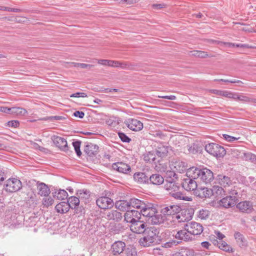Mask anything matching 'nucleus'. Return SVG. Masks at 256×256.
Listing matches in <instances>:
<instances>
[{
	"label": "nucleus",
	"mask_w": 256,
	"mask_h": 256,
	"mask_svg": "<svg viewBox=\"0 0 256 256\" xmlns=\"http://www.w3.org/2000/svg\"><path fill=\"white\" fill-rule=\"evenodd\" d=\"M252 98H250L248 96L242 94H240V96L238 98V100L244 102H252Z\"/></svg>",
	"instance_id": "57"
},
{
	"label": "nucleus",
	"mask_w": 256,
	"mask_h": 256,
	"mask_svg": "<svg viewBox=\"0 0 256 256\" xmlns=\"http://www.w3.org/2000/svg\"><path fill=\"white\" fill-rule=\"evenodd\" d=\"M98 150V146L92 143H88L84 149V152L90 156H95Z\"/></svg>",
	"instance_id": "26"
},
{
	"label": "nucleus",
	"mask_w": 256,
	"mask_h": 256,
	"mask_svg": "<svg viewBox=\"0 0 256 256\" xmlns=\"http://www.w3.org/2000/svg\"><path fill=\"white\" fill-rule=\"evenodd\" d=\"M238 29L239 30H242V31H244V32H256V30H254V28H252V27H250V26L249 25H246V26L244 27H243V28H238Z\"/></svg>",
	"instance_id": "60"
},
{
	"label": "nucleus",
	"mask_w": 256,
	"mask_h": 256,
	"mask_svg": "<svg viewBox=\"0 0 256 256\" xmlns=\"http://www.w3.org/2000/svg\"><path fill=\"white\" fill-rule=\"evenodd\" d=\"M42 202L44 206L48 208L53 204L54 200L51 197L45 196V198H43Z\"/></svg>",
	"instance_id": "49"
},
{
	"label": "nucleus",
	"mask_w": 256,
	"mask_h": 256,
	"mask_svg": "<svg viewBox=\"0 0 256 256\" xmlns=\"http://www.w3.org/2000/svg\"><path fill=\"white\" fill-rule=\"evenodd\" d=\"M185 230L191 235L200 234L203 231L202 224L195 222H192L184 226Z\"/></svg>",
	"instance_id": "5"
},
{
	"label": "nucleus",
	"mask_w": 256,
	"mask_h": 256,
	"mask_svg": "<svg viewBox=\"0 0 256 256\" xmlns=\"http://www.w3.org/2000/svg\"><path fill=\"white\" fill-rule=\"evenodd\" d=\"M154 185H160L164 182V178L160 174H155L151 175L148 178V182Z\"/></svg>",
	"instance_id": "30"
},
{
	"label": "nucleus",
	"mask_w": 256,
	"mask_h": 256,
	"mask_svg": "<svg viewBox=\"0 0 256 256\" xmlns=\"http://www.w3.org/2000/svg\"><path fill=\"white\" fill-rule=\"evenodd\" d=\"M188 150L190 153L195 154L198 151V146L196 144H192L191 145L188 146Z\"/></svg>",
	"instance_id": "58"
},
{
	"label": "nucleus",
	"mask_w": 256,
	"mask_h": 256,
	"mask_svg": "<svg viewBox=\"0 0 256 256\" xmlns=\"http://www.w3.org/2000/svg\"><path fill=\"white\" fill-rule=\"evenodd\" d=\"M146 226L147 225L144 222L138 220L131 223L130 228V230L134 232L142 234L146 231Z\"/></svg>",
	"instance_id": "10"
},
{
	"label": "nucleus",
	"mask_w": 256,
	"mask_h": 256,
	"mask_svg": "<svg viewBox=\"0 0 256 256\" xmlns=\"http://www.w3.org/2000/svg\"><path fill=\"white\" fill-rule=\"evenodd\" d=\"M0 10L8 11V12H22L23 11L22 10L20 9V8H10L8 7L2 6H0Z\"/></svg>",
	"instance_id": "52"
},
{
	"label": "nucleus",
	"mask_w": 256,
	"mask_h": 256,
	"mask_svg": "<svg viewBox=\"0 0 256 256\" xmlns=\"http://www.w3.org/2000/svg\"><path fill=\"white\" fill-rule=\"evenodd\" d=\"M55 208L58 212L62 214L66 213L70 208L68 204L62 202L56 204Z\"/></svg>",
	"instance_id": "33"
},
{
	"label": "nucleus",
	"mask_w": 256,
	"mask_h": 256,
	"mask_svg": "<svg viewBox=\"0 0 256 256\" xmlns=\"http://www.w3.org/2000/svg\"><path fill=\"white\" fill-rule=\"evenodd\" d=\"M54 198L59 200H63L66 198L68 196V192L64 190H59L52 193Z\"/></svg>",
	"instance_id": "38"
},
{
	"label": "nucleus",
	"mask_w": 256,
	"mask_h": 256,
	"mask_svg": "<svg viewBox=\"0 0 256 256\" xmlns=\"http://www.w3.org/2000/svg\"><path fill=\"white\" fill-rule=\"evenodd\" d=\"M148 220L153 224H168L167 218L162 213L161 214H156V213L153 214L150 218H148Z\"/></svg>",
	"instance_id": "13"
},
{
	"label": "nucleus",
	"mask_w": 256,
	"mask_h": 256,
	"mask_svg": "<svg viewBox=\"0 0 256 256\" xmlns=\"http://www.w3.org/2000/svg\"><path fill=\"white\" fill-rule=\"evenodd\" d=\"M134 180L138 184L148 183L149 177L147 176L145 173L137 172L135 173L134 176Z\"/></svg>",
	"instance_id": "32"
},
{
	"label": "nucleus",
	"mask_w": 256,
	"mask_h": 256,
	"mask_svg": "<svg viewBox=\"0 0 256 256\" xmlns=\"http://www.w3.org/2000/svg\"><path fill=\"white\" fill-rule=\"evenodd\" d=\"M168 152V148L162 146L158 148L156 151V154L158 156L162 158L167 156Z\"/></svg>",
	"instance_id": "40"
},
{
	"label": "nucleus",
	"mask_w": 256,
	"mask_h": 256,
	"mask_svg": "<svg viewBox=\"0 0 256 256\" xmlns=\"http://www.w3.org/2000/svg\"><path fill=\"white\" fill-rule=\"evenodd\" d=\"M37 190L40 196H48L50 192L48 186L44 182L37 183Z\"/></svg>",
	"instance_id": "28"
},
{
	"label": "nucleus",
	"mask_w": 256,
	"mask_h": 256,
	"mask_svg": "<svg viewBox=\"0 0 256 256\" xmlns=\"http://www.w3.org/2000/svg\"><path fill=\"white\" fill-rule=\"evenodd\" d=\"M210 214V212L206 209H202L198 211V216L202 220L207 219Z\"/></svg>",
	"instance_id": "46"
},
{
	"label": "nucleus",
	"mask_w": 256,
	"mask_h": 256,
	"mask_svg": "<svg viewBox=\"0 0 256 256\" xmlns=\"http://www.w3.org/2000/svg\"><path fill=\"white\" fill-rule=\"evenodd\" d=\"M179 244H180V242L176 240H172L164 244L163 247L166 248H171L173 246H177Z\"/></svg>",
	"instance_id": "55"
},
{
	"label": "nucleus",
	"mask_w": 256,
	"mask_h": 256,
	"mask_svg": "<svg viewBox=\"0 0 256 256\" xmlns=\"http://www.w3.org/2000/svg\"><path fill=\"white\" fill-rule=\"evenodd\" d=\"M200 178L206 184L210 183L214 180L213 172L206 168L200 169Z\"/></svg>",
	"instance_id": "15"
},
{
	"label": "nucleus",
	"mask_w": 256,
	"mask_h": 256,
	"mask_svg": "<svg viewBox=\"0 0 256 256\" xmlns=\"http://www.w3.org/2000/svg\"><path fill=\"white\" fill-rule=\"evenodd\" d=\"M81 142L80 141H76L72 142V146L74 147L75 152L78 156H80L82 152L80 150Z\"/></svg>",
	"instance_id": "50"
},
{
	"label": "nucleus",
	"mask_w": 256,
	"mask_h": 256,
	"mask_svg": "<svg viewBox=\"0 0 256 256\" xmlns=\"http://www.w3.org/2000/svg\"><path fill=\"white\" fill-rule=\"evenodd\" d=\"M76 196L78 197L80 201L84 202L85 204L90 202V192L86 189L79 190L76 192Z\"/></svg>",
	"instance_id": "19"
},
{
	"label": "nucleus",
	"mask_w": 256,
	"mask_h": 256,
	"mask_svg": "<svg viewBox=\"0 0 256 256\" xmlns=\"http://www.w3.org/2000/svg\"><path fill=\"white\" fill-rule=\"evenodd\" d=\"M190 235V234L188 232L184 227V230H178L174 236L176 239L180 240V242L182 240L186 242L191 240Z\"/></svg>",
	"instance_id": "27"
},
{
	"label": "nucleus",
	"mask_w": 256,
	"mask_h": 256,
	"mask_svg": "<svg viewBox=\"0 0 256 256\" xmlns=\"http://www.w3.org/2000/svg\"><path fill=\"white\" fill-rule=\"evenodd\" d=\"M232 152H234L233 154L234 156L238 158H241L244 160H250L252 162L256 160V156L251 152H238L236 149H234Z\"/></svg>",
	"instance_id": "12"
},
{
	"label": "nucleus",
	"mask_w": 256,
	"mask_h": 256,
	"mask_svg": "<svg viewBox=\"0 0 256 256\" xmlns=\"http://www.w3.org/2000/svg\"><path fill=\"white\" fill-rule=\"evenodd\" d=\"M156 154L154 152H148L146 155L144 156V160L146 162L156 163Z\"/></svg>",
	"instance_id": "47"
},
{
	"label": "nucleus",
	"mask_w": 256,
	"mask_h": 256,
	"mask_svg": "<svg viewBox=\"0 0 256 256\" xmlns=\"http://www.w3.org/2000/svg\"><path fill=\"white\" fill-rule=\"evenodd\" d=\"M195 195L200 198H209L212 196L210 188L201 187L198 188L194 192Z\"/></svg>",
	"instance_id": "22"
},
{
	"label": "nucleus",
	"mask_w": 256,
	"mask_h": 256,
	"mask_svg": "<svg viewBox=\"0 0 256 256\" xmlns=\"http://www.w3.org/2000/svg\"><path fill=\"white\" fill-rule=\"evenodd\" d=\"M216 180L219 184L224 188L229 186L232 184L230 178L223 174H218L216 178Z\"/></svg>",
	"instance_id": "24"
},
{
	"label": "nucleus",
	"mask_w": 256,
	"mask_h": 256,
	"mask_svg": "<svg viewBox=\"0 0 256 256\" xmlns=\"http://www.w3.org/2000/svg\"><path fill=\"white\" fill-rule=\"evenodd\" d=\"M74 209L75 212L77 214H84L85 210L82 206H76V208H73Z\"/></svg>",
	"instance_id": "64"
},
{
	"label": "nucleus",
	"mask_w": 256,
	"mask_h": 256,
	"mask_svg": "<svg viewBox=\"0 0 256 256\" xmlns=\"http://www.w3.org/2000/svg\"><path fill=\"white\" fill-rule=\"evenodd\" d=\"M174 168L180 173H183L188 170L186 162L180 160H177L174 162Z\"/></svg>",
	"instance_id": "35"
},
{
	"label": "nucleus",
	"mask_w": 256,
	"mask_h": 256,
	"mask_svg": "<svg viewBox=\"0 0 256 256\" xmlns=\"http://www.w3.org/2000/svg\"><path fill=\"white\" fill-rule=\"evenodd\" d=\"M124 254L126 256H136L137 252L136 248L132 246H128L125 248L124 251Z\"/></svg>",
	"instance_id": "43"
},
{
	"label": "nucleus",
	"mask_w": 256,
	"mask_h": 256,
	"mask_svg": "<svg viewBox=\"0 0 256 256\" xmlns=\"http://www.w3.org/2000/svg\"><path fill=\"white\" fill-rule=\"evenodd\" d=\"M200 169L196 167L188 168L186 172V175L188 178L195 180L200 178Z\"/></svg>",
	"instance_id": "29"
},
{
	"label": "nucleus",
	"mask_w": 256,
	"mask_h": 256,
	"mask_svg": "<svg viewBox=\"0 0 256 256\" xmlns=\"http://www.w3.org/2000/svg\"><path fill=\"white\" fill-rule=\"evenodd\" d=\"M212 192V196H222L224 193V190L222 186H214L210 188Z\"/></svg>",
	"instance_id": "41"
},
{
	"label": "nucleus",
	"mask_w": 256,
	"mask_h": 256,
	"mask_svg": "<svg viewBox=\"0 0 256 256\" xmlns=\"http://www.w3.org/2000/svg\"><path fill=\"white\" fill-rule=\"evenodd\" d=\"M159 233V230L154 226L147 228L146 231L144 232V236L139 240L140 245L148 247L159 244L161 242Z\"/></svg>",
	"instance_id": "1"
},
{
	"label": "nucleus",
	"mask_w": 256,
	"mask_h": 256,
	"mask_svg": "<svg viewBox=\"0 0 256 256\" xmlns=\"http://www.w3.org/2000/svg\"><path fill=\"white\" fill-rule=\"evenodd\" d=\"M96 204L101 209H110L114 206V202L108 196H100L96 200Z\"/></svg>",
	"instance_id": "6"
},
{
	"label": "nucleus",
	"mask_w": 256,
	"mask_h": 256,
	"mask_svg": "<svg viewBox=\"0 0 256 256\" xmlns=\"http://www.w3.org/2000/svg\"><path fill=\"white\" fill-rule=\"evenodd\" d=\"M22 188V183L20 180L15 178H9L4 184L5 190L10 192H16Z\"/></svg>",
	"instance_id": "4"
},
{
	"label": "nucleus",
	"mask_w": 256,
	"mask_h": 256,
	"mask_svg": "<svg viewBox=\"0 0 256 256\" xmlns=\"http://www.w3.org/2000/svg\"><path fill=\"white\" fill-rule=\"evenodd\" d=\"M118 134L121 140L124 142H130L131 140V139L123 132H120Z\"/></svg>",
	"instance_id": "56"
},
{
	"label": "nucleus",
	"mask_w": 256,
	"mask_h": 256,
	"mask_svg": "<svg viewBox=\"0 0 256 256\" xmlns=\"http://www.w3.org/2000/svg\"><path fill=\"white\" fill-rule=\"evenodd\" d=\"M194 252L193 250L186 248H181L175 256H194Z\"/></svg>",
	"instance_id": "37"
},
{
	"label": "nucleus",
	"mask_w": 256,
	"mask_h": 256,
	"mask_svg": "<svg viewBox=\"0 0 256 256\" xmlns=\"http://www.w3.org/2000/svg\"><path fill=\"white\" fill-rule=\"evenodd\" d=\"M237 200L236 196H229L220 200L218 202V204L224 208H229L234 206L237 202Z\"/></svg>",
	"instance_id": "9"
},
{
	"label": "nucleus",
	"mask_w": 256,
	"mask_h": 256,
	"mask_svg": "<svg viewBox=\"0 0 256 256\" xmlns=\"http://www.w3.org/2000/svg\"><path fill=\"white\" fill-rule=\"evenodd\" d=\"M166 179H173L174 180H176L178 177L177 174L171 170H166Z\"/></svg>",
	"instance_id": "54"
},
{
	"label": "nucleus",
	"mask_w": 256,
	"mask_h": 256,
	"mask_svg": "<svg viewBox=\"0 0 256 256\" xmlns=\"http://www.w3.org/2000/svg\"><path fill=\"white\" fill-rule=\"evenodd\" d=\"M192 216L186 210H182L176 216V218L178 222H188L192 219Z\"/></svg>",
	"instance_id": "23"
},
{
	"label": "nucleus",
	"mask_w": 256,
	"mask_h": 256,
	"mask_svg": "<svg viewBox=\"0 0 256 256\" xmlns=\"http://www.w3.org/2000/svg\"><path fill=\"white\" fill-rule=\"evenodd\" d=\"M26 112V110L22 108L14 107L10 108V114L16 116H24Z\"/></svg>",
	"instance_id": "44"
},
{
	"label": "nucleus",
	"mask_w": 256,
	"mask_h": 256,
	"mask_svg": "<svg viewBox=\"0 0 256 256\" xmlns=\"http://www.w3.org/2000/svg\"><path fill=\"white\" fill-rule=\"evenodd\" d=\"M182 186L186 191H196L198 188L196 182L194 180L188 178L184 179L182 183Z\"/></svg>",
	"instance_id": "18"
},
{
	"label": "nucleus",
	"mask_w": 256,
	"mask_h": 256,
	"mask_svg": "<svg viewBox=\"0 0 256 256\" xmlns=\"http://www.w3.org/2000/svg\"><path fill=\"white\" fill-rule=\"evenodd\" d=\"M236 208L242 212L250 213L253 210L252 203L249 201L241 202L238 204Z\"/></svg>",
	"instance_id": "20"
},
{
	"label": "nucleus",
	"mask_w": 256,
	"mask_h": 256,
	"mask_svg": "<svg viewBox=\"0 0 256 256\" xmlns=\"http://www.w3.org/2000/svg\"><path fill=\"white\" fill-rule=\"evenodd\" d=\"M210 92L211 93L216 94V95L222 96L226 98H227V96L228 95V91H222V90H210Z\"/></svg>",
	"instance_id": "53"
},
{
	"label": "nucleus",
	"mask_w": 256,
	"mask_h": 256,
	"mask_svg": "<svg viewBox=\"0 0 256 256\" xmlns=\"http://www.w3.org/2000/svg\"><path fill=\"white\" fill-rule=\"evenodd\" d=\"M72 64L74 66H80L82 68H88L89 70L94 66L92 64H86L84 63L72 62Z\"/></svg>",
	"instance_id": "51"
},
{
	"label": "nucleus",
	"mask_w": 256,
	"mask_h": 256,
	"mask_svg": "<svg viewBox=\"0 0 256 256\" xmlns=\"http://www.w3.org/2000/svg\"><path fill=\"white\" fill-rule=\"evenodd\" d=\"M164 188L169 194L174 198L178 200H182L190 201L191 198L187 196H185L183 194L180 192V186L178 183L176 182V180L173 179H166V182Z\"/></svg>",
	"instance_id": "2"
},
{
	"label": "nucleus",
	"mask_w": 256,
	"mask_h": 256,
	"mask_svg": "<svg viewBox=\"0 0 256 256\" xmlns=\"http://www.w3.org/2000/svg\"><path fill=\"white\" fill-rule=\"evenodd\" d=\"M192 56L200 58H206L208 57H213V56H210L208 54V53L202 50H193L191 51Z\"/></svg>",
	"instance_id": "42"
},
{
	"label": "nucleus",
	"mask_w": 256,
	"mask_h": 256,
	"mask_svg": "<svg viewBox=\"0 0 256 256\" xmlns=\"http://www.w3.org/2000/svg\"><path fill=\"white\" fill-rule=\"evenodd\" d=\"M181 211V208L178 205H169L161 209L160 212L167 216L177 215Z\"/></svg>",
	"instance_id": "8"
},
{
	"label": "nucleus",
	"mask_w": 256,
	"mask_h": 256,
	"mask_svg": "<svg viewBox=\"0 0 256 256\" xmlns=\"http://www.w3.org/2000/svg\"><path fill=\"white\" fill-rule=\"evenodd\" d=\"M96 60H97L98 63L100 64H102L103 66H110V60H97L96 59Z\"/></svg>",
	"instance_id": "63"
},
{
	"label": "nucleus",
	"mask_w": 256,
	"mask_h": 256,
	"mask_svg": "<svg viewBox=\"0 0 256 256\" xmlns=\"http://www.w3.org/2000/svg\"><path fill=\"white\" fill-rule=\"evenodd\" d=\"M205 150L210 154L216 158L223 157L226 150L223 146L216 143H210L205 146Z\"/></svg>",
	"instance_id": "3"
},
{
	"label": "nucleus",
	"mask_w": 256,
	"mask_h": 256,
	"mask_svg": "<svg viewBox=\"0 0 256 256\" xmlns=\"http://www.w3.org/2000/svg\"><path fill=\"white\" fill-rule=\"evenodd\" d=\"M119 4H122L124 6L130 5L136 2V0H114Z\"/></svg>",
	"instance_id": "59"
},
{
	"label": "nucleus",
	"mask_w": 256,
	"mask_h": 256,
	"mask_svg": "<svg viewBox=\"0 0 256 256\" xmlns=\"http://www.w3.org/2000/svg\"><path fill=\"white\" fill-rule=\"evenodd\" d=\"M122 218V213L114 210L108 212L106 215V218L108 220H112L116 222L120 221Z\"/></svg>",
	"instance_id": "25"
},
{
	"label": "nucleus",
	"mask_w": 256,
	"mask_h": 256,
	"mask_svg": "<svg viewBox=\"0 0 256 256\" xmlns=\"http://www.w3.org/2000/svg\"><path fill=\"white\" fill-rule=\"evenodd\" d=\"M223 137L226 140H227L228 142H234V140H238L240 138H236L234 136H229L226 134H224Z\"/></svg>",
	"instance_id": "61"
},
{
	"label": "nucleus",
	"mask_w": 256,
	"mask_h": 256,
	"mask_svg": "<svg viewBox=\"0 0 256 256\" xmlns=\"http://www.w3.org/2000/svg\"><path fill=\"white\" fill-rule=\"evenodd\" d=\"M234 236L240 246L243 247L247 246V241L242 234L239 232H235Z\"/></svg>",
	"instance_id": "36"
},
{
	"label": "nucleus",
	"mask_w": 256,
	"mask_h": 256,
	"mask_svg": "<svg viewBox=\"0 0 256 256\" xmlns=\"http://www.w3.org/2000/svg\"><path fill=\"white\" fill-rule=\"evenodd\" d=\"M52 140L56 146L60 150L64 152L68 150L67 142L64 138L54 136L52 138Z\"/></svg>",
	"instance_id": "16"
},
{
	"label": "nucleus",
	"mask_w": 256,
	"mask_h": 256,
	"mask_svg": "<svg viewBox=\"0 0 256 256\" xmlns=\"http://www.w3.org/2000/svg\"><path fill=\"white\" fill-rule=\"evenodd\" d=\"M126 244L122 241L115 242L111 246L112 253L114 256L120 254L124 252Z\"/></svg>",
	"instance_id": "17"
},
{
	"label": "nucleus",
	"mask_w": 256,
	"mask_h": 256,
	"mask_svg": "<svg viewBox=\"0 0 256 256\" xmlns=\"http://www.w3.org/2000/svg\"><path fill=\"white\" fill-rule=\"evenodd\" d=\"M115 206L121 211H127L130 209V200L128 201L121 200L116 202Z\"/></svg>",
	"instance_id": "31"
},
{
	"label": "nucleus",
	"mask_w": 256,
	"mask_h": 256,
	"mask_svg": "<svg viewBox=\"0 0 256 256\" xmlns=\"http://www.w3.org/2000/svg\"><path fill=\"white\" fill-rule=\"evenodd\" d=\"M145 202L138 198H132L130 200V209L132 208L140 209L142 208Z\"/></svg>",
	"instance_id": "34"
},
{
	"label": "nucleus",
	"mask_w": 256,
	"mask_h": 256,
	"mask_svg": "<svg viewBox=\"0 0 256 256\" xmlns=\"http://www.w3.org/2000/svg\"><path fill=\"white\" fill-rule=\"evenodd\" d=\"M19 122L18 120H11L7 122V126L9 127L17 128L19 126Z\"/></svg>",
	"instance_id": "62"
},
{
	"label": "nucleus",
	"mask_w": 256,
	"mask_h": 256,
	"mask_svg": "<svg viewBox=\"0 0 256 256\" xmlns=\"http://www.w3.org/2000/svg\"><path fill=\"white\" fill-rule=\"evenodd\" d=\"M112 167L114 170L121 173L128 174L131 171L130 166L122 162L114 163Z\"/></svg>",
	"instance_id": "21"
},
{
	"label": "nucleus",
	"mask_w": 256,
	"mask_h": 256,
	"mask_svg": "<svg viewBox=\"0 0 256 256\" xmlns=\"http://www.w3.org/2000/svg\"><path fill=\"white\" fill-rule=\"evenodd\" d=\"M219 248L227 252H232V248L223 240L220 241Z\"/></svg>",
	"instance_id": "48"
},
{
	"label": "nucleus",
	"mask_w": 256,
	"mask_h": 256,
	"mask_svg": "<svg viewBox=\"0 0 256 256\" xmlns=\"http://www.w3.org/2000/svg\"><path fill=\"white\" fill-rule=\"evenodd\" d=\"M141 216L150 218L151 216L157 213V210L153 204L145 202L142 208L140 211Z\"/></svg>",
	"instance_id": "7"
},
{
	"label": "nucleus",
	"mask_w": 256,
	"mask_h": 256,
	"mask_svg": "<svg viewBox=\"0 0 256 256\" xmlns=\"http://www.w3.org/2000/svg\"><path fill=\"white\" fill-rule=\"evenodd\" d=\"M141 217L140 212L134 210H127L124 215V220L126 222H134L136 220H140Z\"/></svg>",
	"instance_id": "11"
},
{
	"label": "nucleus",
	"mask_w": 256,
	"mask_h": 256,
	"mask_svg": "<svg viewBox=\"0 0 256 256\" xmlns=\"http://www.w3.org/2000/svg\"><path fill=\"white\" fill-rule=\"evenodd\" d=\"M168 164L164 162L162 160H158V163L156 165V168L160 172H166L168 169Z\"/></svg>",
	"instance_id": "45"
},
{
	"label": "nucleus",
	"mask_w": 256,
	"mask_h": 256,
	"mask_svg": "<svg viewBox=\"0 0 256 256\" xmlns=\"http://www.w3.org/2000/svg\"><path fill=\"white\" fill-rule=\"evenodd\" d=\"M125 124L130 130L133 131H140L143 128V124L136 119H128Z\"/></svg>",
	"instance_id": "14"
},
{
	"label": "nucleus",
	"mask_w": 256,
	"mask_h": 256,
	"mask_svg": "<svg viewBox=\"0 0 256 256\" xmlns=\"http://www.w3.org/2000/svg\"><path fill=\"white\" fill-rule=\"evenodd\" d=\"M67 203L70 206V208L73 209L76 208V206H79L80 200L78 197L72 196L68 198Z\"/></svg>",
	"instance_id": "39"
}]
</instances>
